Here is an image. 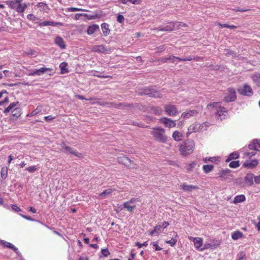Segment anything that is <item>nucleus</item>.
Returning <instances> with one entry per match:
<instances>
[{"mask_svg": "<svg viewBox=\"0 0 260 260\" xmlns=\"http://www.w3.org/2000/svg\"><path fill=\"white\" fill-rule=\"evenodd\" d=\"M62 148L67 152H69L70 153H71V152L73 150V149L72 147L68 146H66L64 144H63V146H62Z\"/></svg>", "mask_w": 260, "mask_h": 260, "instance_id": "obj_53", "label": "nucleus"}, {"mask_svg": "<svg viewBox=\"0 0 260 260\" xmlns=\"http://www.w3.org/2000/svg\"><path fill=\"white\" fill-rule=\"evenodd\" d=\"M12 208L14 211L16 212H19L21 211L20 208L18 207L16 205H12Z\"/></svg>", "mask_w": 260, "mask_h": 260, "instance_id": "obj_61", "label": "nucleus"}, {"mask_svg": "<svg viewBox=\"0 0 260 260\" xmlns=\"http://www.w3.org/2000/svg\"><path fill=\"white\" fill-rule=\"evenodd\" d=\"M123 207L130 212H133L134 209L136 208V205H131V204L127 202H124L123 204Z\"/></svg>", "mask_w": 260, "mask_h": 260, "instance_id": "obj_31", "label": "nucleus"}, {"mask_svg": "<svg viewBox=\"0 0 260 260\" xmlns=\"http://www.w3.org/2000/svg\"><path fill=\"white\" fill-rule=\"evenodd\" d=\"M198 113V112L197 110H188L187 112H183L182 114L181 117L184 118H189L191 116H193L197 115Z\"/></svg>", "mask_w": 260, "mask_h": 260, "instance_id": "obj_21", "label": "nucleus"}, {"mask_svg": "<svg viewBox=\"0 0 260 260\" xmlns=\"http://www.w3.org/2000/svg\"><path fill=\"white\" fill-rule=\"evenodd\" d=\"M101 253L104 257H107L110 255V252L107 248L102 249Z\"/></svg>", "mask_w": 260, "mask_h": 260, "instance_id": "obj_49", "label": "nucleus"}, {"mask_svg": "<svg viewBox=\"0 0 260 260\" xmlns=\"http://www.w3.org/2000/svg\"><path fill=\"white\" fill-rule=\"evenodd\" d=\"M113 190H114V189H113L112 188H108L103 191L102 193H101L99 194V197L102 199H105L106 197L107 196L110 195L113 191Z\"/></svg>", "mask_w": 260, "mask_h": 260, "instance_id": "obj_32", "label": "nucleus"}, {"mask_svg": "<svg viewBox=\"0 0 260 260\" xmlns=\"http://www.w3.org/2000/svg\"><path fill=\"white\" fill-rule=\"evenodd\" d=\"M121 4L125 5L128 2L134 5H139L141 3V0H119Z\"/></svg>", "mask_w": 260, "mask_h": 260, "instance_id": "obj_38", "label": "nucleus"}, {"mask_svg": "<svg viewBox=\"0 0 260 260\" xmlns=\"http://www.w3.org/2000/svg\"><path fill=\"white\" fill-rule=\"evenodd\" d=\"M139 94L141 95H147L150 97L154 98H161L162 97L159 91L152 87H148L142 88Z\"/></svg>", "mask_w": 260, "mask_h": 260, "instance_id": "obj_3", "label": "nucleus"}, {"mask_svg": "<svg viewBox=\"0 0 260 260\" xmlns=\"http://www.w3.org/2000/svg\"><path fill=\"white\" fill-rule=\"evenodd\" d=\"M227 114L228 110L223 107H220L216 112V115L218 116V118H220L221 120L224 118Z\"/></svg>", "mask_w": 260, "mask_h": 260, "instance_id": "obj_15", "label": "nucleus"}, {"mask_svg": "<svg viewBox=\"0 0 260 260\" xmlns=\"http://www.w3.org/2000/svg\"><path fill=\"white\" fill-rule=\"evenodd\" d=\"M246 200L245 197L243 194H240L236 196L234 200L233 203L234 204H237L245 201Z\"/></svg>", "mask_w": 260, "mask_h": 260, "instance_id": "obj_33", "label": "nucleus"}, {"mask_svg": "<svg viewBox=\"0 0 260 260\" xmlns=\"http://www.w3.org/2000/svg\"><path fill=\"white\" fill-rule=\"evenodd\" d=\"M258 164V162L256 159H253L252 160H246L243 165V167L247 168L249 169H253L255 168Z\"/></svg>", "mask_w": 260, "mask_h": 260, "instance_id": "obj_14", "label": "nucleus"}, {"mask_svg": "<svg viewBox=\"0 0 260 260\" xmlns=\"http://www.w3.org/2000/svg\"><path fill=\"white\" fill-rule=\"evenodd\" d=\"M55 43L61 49H65L66 45L62 38L57 36L55 39Z\"/></svg>", "mask_w": 260, "mask_h": 260, "instance_id": "obj_24", "label": "nucleus"}, {"mask_svg": "<svg viewBox=\"0 0 260 260\" xmlns=\"http://www.w3.org/2000/svg\"><path fill=\"white\" fill-rule=\"evenodd\" d=\"M175 23L173 22H169V24L167 25L164 27L159 26L157 28L154 29V30H156L157 31H171L174 30L175 27Z\"/></svg>", "mask_w": 260, "mask_h": 260, "instance_id": "obj_12", "label": "nucleus"}, {"mask_svg": "<svg viewBox=\"0 0 260 260\" xmlns=\"http://www.w3.org/2000/svg\"><path fill=\"white\" fill-rule=\"evenodd\" d=\"M151 111L153 114L156 115H160L162 112L161 109L158 107H153L151 108Z\"/></svg>", "mask_w": 260, "mask_h": 260, "instance_id": "obj_44", "label": "nucleus"}, {"mask_svg": "<svg viewBox=\"0 0 260 260\" xmlns=\"http://www.w3.org/2000/svg\"><path fill=\"white\" fill-rule=\"evenodd\" d=\"M225 52L226 55H232L234 57L236 56V54L233 51H232L230 49H225Z\"/></svg>", "mask_w": 260, "mask_h": 260, "instance_id": "obj_50", "label": "nucleus"}, {"mask_svg": "<svg viewBox=\"0 0 260 260\" xmlns=\"http://www.w3.org/2000/svg\"><path fill=\"white\" fill-rule=\"evenodd\" d=\"M253 178H254V182L256 184H259L260 183V174L258 176L254 177Z\"/></svg>", "mask_w": 260, "mask_h": 260, "instance_id": "obj_64", "label": "nucleus"}, {"mask_svg": "<svg viewBox=\"0 0 260 260\" xmlns=\"http://www.w3.org/2000/svg\"><path fill=\"white\" fill-rule=\"evenodd\" d=\"M151 135L155 139L160 143H166L168 141V137L165 135V130L161 127H155L152 128Z\"/></svg>", "mask_w": 260, "mask_h": 260, "instance_id": "obj_2", "label": "nucleus"}, {"mask_svg": "<svg viewBox=\"0 0 260 260\" xmlns=\"http://www.w3.org/2000/svg\"><path fill=\"white\" fill-rule=\"evenodd\" d=\"M52 70L51 68H41L40 69L36 70L32 73H30L29 75H32V76H34L35 75H40L41 74H44L46 71H51Z\"/></svg>", "mask_w": 260, "mask_h": 260, "instance_id": "obj_23", "label": "nucleus"}, {"mask_svg": "<svg viewBox=\"0 0 260 260\" xmlns=\"http://www.w3.org/2000/svg\"><path fill=\"white\" fill-rule=\"evenodd\" d=\"M199 123L198 122L191 125L188 128V132L187 133V136L188 137V135L191 133L200 132V129L199 128Z\"/></svg>", "mask_w": 260, "mask_h": 260, "instance_id": "obj_19", "label": "nucleus"}, {"mask_svg": "<svg viewBox=\"0 0 260 260\" xmlns=\"http://www.w3.org/2000/svg\"><path fill=\"white\" fill-rule=\"evenodd\" d=\"M197 165V163L195 161H192L191 163L189 164L187 166V169L189 171L191 170L193 168H194Z\"/></svg>", "mask_w": 260, "mask_h": 260, "instance_id": "obj_52", "label": "nucleus"}, {"mask_svg": "<svg viewBox=\"0 0 260 260\" xmlns=\"http://www.w3.org/2000/svg\"><path fill=\"white\" fill-rule=\"evenodd\" d=\"M240 166L239 160L232 161L229 164V167L231 168H237Z\"/></svg>", "mask_w": 260, "mask_h": 260, "instance_id": "obj_45", "label": "nucleus"}, {"mask_svg": "<svg viewBox=\"0 0 260 260\" xmlns=\"http://www.w3.org/2000/svg\"><path fill=\"white\" fill-rule=\"evenodd\" d=\"M21 216L24 219L29 220V221H35V220L34 219H33L32 218H31L30 216H28L24 215H21Z\"/></svg>", "mask_w": 260, "mask_h": 260, "instance_id": "obj_63", "label": "nucleus"}, {"mask_svg": "<svg viewBox=\"0 0 260 260\" xmlns=\"http://www.w3.org/2000/svg\"><path fill=\"white\" fill-rule=\"evenodd\" d=\"M1 178L4 180L6 179L8 176V168L7 167H3L1 172Z\"/></svg>", "mask_w": 260, "mask_h": 260, "instance_id": "obj_42", "label": "nucleus"}, {"mask_svg": "<svg viewBox=\"0 0 260 260\" xmlns=\"http://www.w3.org/2000/svg\"><path fill=\"white\" fill-rule=\"evenodd\" d=\"M91 50L92 52L103 54H109L112 50L111 48H106L104 45H94L92 46Z\"/></svg>", "mask_w": 260, "mask_h": 260, "instance_id": "obj_5", "label": "nucleus"}, {"mask_svg": "<svg viewBox=\"0 0 260 260\" xmlns=\"http://www.w3.org/2000/svg\"><path fill=\"white\" fill-rule=\"evenodd\" d=\"M17 7L16 8L15 10L18 13H22L24 11L25 8L27 7V5L26 4H21L20 3H18L17 4Z\"/></svg>", "mask_w": 260, "mask_h": 260, "instance_id": "obj_36", "label": "nucleus"}, {"mask_svg": "<svg viewBox=\"0 0 260 260\" xmlns=\"http://www.w3.org/2000/svg\"><path fill=\"white\" fill-rule=\"evenodd\" d=\"M99 28V25L97 24H93L89 26L87 29V33L88 35H92L96 30Z\"/></svg>", "mask_w": 260, "mask_h": 260, "instance_id": "obj_29", "label": "nucleus"}, {"mask_svg": "<svg viewBox=\"0 0 260 260\" xmlns=\"http://www.w3.org/2000/svg\"><path fill=\"white\" fill-rule=\"evenodd\" d=\"M213 168L214 166L212 165H204L203 167V171L206 174L209 173V172L212 171Z\"/></svg>", "mask_w": 260, "mask_h": 260, "instance_id": "obj_40", "label": "nucleus"}, {"mask_svg": "<svg viewBox=\"0 0 260 260\" xmlns=\"http://www.w3.org/2000/svg\"><path fill=\"white\" fill-rule=\"evenodd\" d=\"M238 92L242 95L251 96L253 94L251 87L248 85H245L243 87L238 89Z\"/></svg>", "mask_w": 260, "mask_h": 260, "instance_id": "obj_9", "label": "nucleus"}, {"mask_svg": "<svg viewBox=\"0 0 260 260\" xmlns=\"http://www.w3.org/2000/svg\"><path fill=\"white\" fill-rule=\"evenodd\" d=\"M253 82L258 86L260 87V74H255L251 76Z\"/></svg>", "mask_w": 260, "mask_h": 260, "instance_id": "obj_35", "label": "nucleus"}, {"mask_svg": "<svg viewBox=\"0 0 260 260\" xmlns=\"http://www.w3.org/2000/svg\"><path fill=\"white\" fill-rule=\"evenodd\" d=\"M228 91V94L224 97L223 101L226 103L234 102L237 99L235 90L233 88H229Z\"/></svg>", "mask_w": 260, "mask_h": 260, "instance_id": "obj_6", "label": "nucleus"}, {"mask_svg": "<svg viewBox=\"0 0 260 260\" xmlns=\"http://www.w3.org/2000/svg\"><path fill=\"white\" fill-rule=\"evenodd\" d=\"M27 18L30 20L35 21L36 20L38 19V18L36 17L34 15L32 14H29L27 15Z\"/></svg>", "mask_w": 260, "mask_h": 260, "instance_id": "obj_55", "label": "nucleus"}, {"mask_svg": "<svg viewBox=\"0 0 260 260\" xmlns=\"http://www.w3.org/2000/svg\"><path fill=\"white\" fill-rule=\"evenodd\" d=\"M101 28L104 36H107L110 32V29L109 28V24L106 23H103L101 25Z\"/></svg>", "mask_w": 260, "mask_h": 260, "instance_id": "obj_27", "label": "nucleus"}, {"mask_svg": "<svg viewBox=\"0 0 260 260\" xmlns=\"http://www.w3.org/2000/svg\"><path fill=\"white\" fill-rule=\"evenodd\" d=\"M19 102H16L11 103L8 107L5 108V109L4 111V113L5 114L9 113L10 111L12 112V110H13L14 108H16V107L19 106Z\"/></svg>", "mask_w": 260, "mask_h": 260, "instance_id": "obj_22", "label": "nucleus"}, {"mask_svg": "<svg viewBox=\"0 0 260 260\" xmlns=\"http://www.w3.org/2000/svg\"><path fill=\"white\" fill-rule=\"evenodd\" d=\"M44 119L46 121L50 122L51 120L55 119V117H52L51 115H49L45 116Z\"/></svg>", "mask_w": 260, "mask_h": 260, "instance_id": "obj_60", "label": "nucleus"}, {"mask_svg": "<svg viewBox=\"0 0 260 260\" xmlns=\"http://www.w3.org/2000/svg\"><path fill=\"white\" fill-rule=\"evenodd\" d=\"M254 175L252 173H247L244 177V181L246 184L249 186H252L253 184V178Z\"/></svg>", "mask_w": 260, "mask_h": 260, "instance_id": "obj_20", "label": "nucleus"}, {"mask_svg": "<svg viewBox=\"0 0 260 260\" xmlns=\"http://www.w3.org/2000/svg\"><path fill=\"white\" fill-rule=\"evenodd\" d=\"M0 244L3 245L4 246L9 248L10 249H12L18 256H20L21 254L20 252L18 251V248H16L14 245H13L12 243L5 241L4 240H1L0 241Z\"/></svg>", "mask_w": 260, "mask_h": 260, "instance_id": "obj_11", "label": "nucleus"}, {"mask_svg": "<svg viewBox=\"0 0 260 260\" xmlns=\"http://www.w3.org/2000/svg\"><path fill=\"white\" fill-rule=\"evenodd\" d=\"M239 157V155L237 152H234L231 153L228 157L226 159V162H229L233 159H237Z\"/></svg>", "mask_w": 260, "mask_h": 260, "instance_id": "obj_37", "label": "nucleus"}, {"mask_svg": "<svg viewBox=\"0 0 260 260\" xmlns=\"http://www.w3.org/2000/svg\"><path fill=\"white\" fill-rule=\"evenodd\" d=\"M194 147V142L192 140H187L183 142L179 146V150L180 154L182 156H186L193 151Z\"/></svg>", "mask_w": 260, "mask_h": 260, "instance_id": "obj_1", "label": "nucleus"}, {"mask_svg": "<svg viewBox=\"0 0 260 260\" xmlns=\"http://www.w3.org/2000/svg\"><path fill=\"white\" fill-rule=\"evenodd\" d=\"M110 105H112L116 108L120 109H124L128 107H132L133 104H126L124 103H110Z\"/></svg>", "mask_w": 260, "mask_h": 260, "instance_id": "obj_16", "label": "nucleus"}, {"mask_svg": "<svg viewBox=\"0 0 260 260\" xmlns=\"http://www.w3.org/2000/svg\"><path fill=\"white\" fill-rule=\"evenodd\" d=\"M180 188L185 191H191L193 189H197L199 188V187L197 186H194L192 185H187L185 183H184L180 185Z\"/></svg>", "mask_w": 260, "mask_h": 260, "instance_id": "obj_18", "label": "nucleus"}, {"mask_svg": "<svg viewBox=\"0 0 260 260\" xmlns=\"http://www.w3.org/2000/svg\"><path fill=\"white\" fill-rule=\"evenodd\" d=\"M140 200L139 198H132L127 202L131 204H135L136 202H140Z\"/></svg>", "mask_w": 260, "mask_h": 260, "instance_id": "obj_57", "label": "nucleus"}, {"mask_svg": "<svg viewBox=\"0 0 260 260\" xmlns=\"http://www.w3.org/2000/svg\"><path fill=\"white\" fill-rule=\"evenodd\" d=\"M173 139L176 141H180L182 140L183 135L178 131H175L172 135Z\"/></svg>", "mask_w": 260, "mask_h": 260, "instance_id": "obj_30", "label": "nucleus"}, {"mask_svg": "<svg viewBox=\"0 0 260 260\" xmlns=\"http://www.w3.org/2000/svg\"><path fill=\"white\" fill-rule=\"evenodd\" d=\"M152 244H153V246L155 247V251H159L162 250V248L158 245L157 242H152Z\"/></svg>", "mask_w": 260, "mask_h": 260, "instance_id": "obj_58", "label": "nucleus"}, {"mask_svg": "<svg viewBox=\"0 0 260 260\" xmlns=\"http://www.w3.org/2000/svg\"><path fill=\"white\" fill-rule=\"evenodd\" d=\"M135 245L138 246L139 248H141L142 246H147L148 245V241H146L142 244L137 242L136 243Z\"/></svg>", "mask_w": 260, "mask_h": 260, "instance_id": "obj_54", "label": "nucleus"}, {"mask_svg": "<svg viewBox=\"0 0 260 260\" xmlns=\"http://www.w3.org/2000/svg\"><path fill=\"white\" fill-rule=\"evenodd\" d=\"M39 25L41 26H61L62 25V23L61 22H53L51 21H44L42 22H39L38 23Z\"/></svg>", "mask_w": 260, "mask_h": 260, "instance_id": "obj_17", "label": "nucleus"}, {"mask_svg": "<svg viewBox=\"0 0 260 260\" xmlns=\"http://www.w3.org/2000/svg\"><path fill=\"white\" fill-rule=\"evenodd\" d=\"M166 242L167 244H169L171 246H173L175 245L177 242V239L174 238H172L170 240L166 241Z\"/></svg>", "mask_w": 260, "mask_h": 260, "instance_id": "obj_48", "label": "nucleus"}, {"mask_svg": "<svg viewBox=\"0 0 260 260\" xmlns=\"http://www.w3.org/2000/svg\"><path fill=\"white\" fill-rule=\"evenodd\" d=\"M248 147L250 150L255 151L254 152H247L245 153L251 157L255 155L256 151H259V149H260V144L258 143V140H253L252 142L248 145Z\"/></svg>", "mask_w": 260, "mask_h": 260, "instance_id": "obj_4", "label": "nucleus"}, {"mask_svg": "<svg viewBox=\"0 0 260 260\" xmlns=\"http://www.w3.org/2000/svg\"><path fill=\"white\" fill-rule=\"evenodd\" d=\"M209 125L207 122H203L202 124L199 123V128L200 129V131L203 130H206Z\"/></svg>", "mask_w": 260, "mask_h": 260, "instance_id": "obj_47", "label": "nucleus"}, {"mask_svg": "<svg viewBox=\"0 0 260 260\" xmlns=\"http://www.w3.org/2000/svg\"><path fill=\"white\" fill-rule=\"evenodd\" d=\"M80 10H81V9L77 8L71 7L68 8V11L69 12H76Z\"/></svg>", "mask_w": 260, "mask_h": 260, "instance_id": "obj_62", "label": "nucleus"}, {"mask_svg": "<svg viewBox=\"0 0 260 260\" xmlns=\"http://www.w3.org/2000/svg\"><path fill=\"white\" fill-rule=\"evenodd\" d=\"M36 167L35 166H31L26 169L30 173H33L36 170Z\"/></svg>", "mask_w": 260, "mask_h": 260, "instance_id": "obj_59", "label": "nucleus"}, {"mask_svg": "<svg viewBox=\"0 0 260 260\" xmlns=\"http://www.w3.org/2000/svg\"><path fill=\"white\" fill-rule=\"evenodd\" d=\"M165 109L167 114L171 116H174L178 113L177 108L173 105H166Z\"/></svg>", "mask_w": 260, "mask_h": 260, "instance_id": "obj_8", "label": "nucleus"}, {"mask_svg": "<svg viewBox=\"0 0 260 260\" xmlns=\"http://www.w3.org/2000/svg\"><path fill=\"white\" fill-rule=\"evenodd\" d=\"M169 61H170V62L173 63L175 62H178L181 61V58L172 55L169 57Z\"/></svg>", "mask_w": 260, "mask_h": 260, "instance_id": "obj_46", "label": "nucleus"}, {"mask_svg": "<svg viewBox=\"0 0 260 260\" xmlns=\"http://www.w3.org/2000/svg\"><path fill=\"white\" fill-rule=\"evenodd\" d=\"M10 8L12 9H15L17 7V4L18 3H20L21 2H19L18 0H14V1H7L5 2Z\"/></svg>", "mask_w": 260, "mask_h": 260, "instance_id": "obj_28", "label": "nucleus"}, {"mask_svg": "<svg viewBox=\"0 0 260 260\" xmlns=\"http://www.w3.org/2000/svg\"><path fill=\"white\" fill-rule=\"evenodd\" d=\"M71 154H72L74 155H75L76 157H79V158H81V157H83V155H82V153H79V152H78V151H77L76 150H73L71 152Z\"/></svg>", "mask_w": 260, "mask_h": 260, "instance_id": "obj_51", "label": "nucleus"}, {"mask_svg": "<svg viewBox=\"0 0 260 260\" xmlns=\"http://www.w3.org/2000/svg\"><path fill=\"white\" fill-rule=\"evenodd\" d=\"M67 66L68 63L66 62H63L60 64L59 68H60L61 74H66L69 72Z\"/></svg>", "mask_w": 260, "mask_h": 260, "instance_id": "obj_34", "label": "nucleus"}, {"mask_svg": "<svg viewBox=\"0 0 260 260\" xmlns=\"http://www.w3.org/2000/svg\"><path fill=\"white\" fill-rule=\"evenodd\" d=\"M124 20V18L123 15L119 14L117 17V21L119 23H122Z\"/></svg>", "mask_w": 260, "mask_h": 260, "instance_id": "obj_56", "label": "nucleus"}, {"mask_svg": "<svg viewBox=\"0 0 260 260\" xmlns=\"http://www.w3.org/2000/svg\"><path fill=\"white\" fill-rule=\"evenodd\" d=\"M36 6L38 8H42L43 10L46 12L50 9L49 6L43 2L39 3Z\"/></svg>", "mask_w": 260, "mask_h": 260, "instance_id": "obj_43", "label": "nucleus"}, {"mask_svg": "<svg viewBox=\"0 0 260 260\" xmlns=\"http://www.w3.org/2000/svg\"><path fill=\"white\" fill-rule=\"evenodd\" d=\"M243 234L242 232L237 231L235 232H234L232 235V238L233 239L236 240H238V239L242 238Z\"/></svg>", "mask_w": 260, "mask_h": 260, "instance_id": "obj_39", "label": "nucleus"}, {"mask_svg": "<svg viewBox=\"0 0 260 260\" xmlns=\"http://www.w3.org/2000/svg\"><path fill=\"white\" fill-rule=\"evenodd\" d=\"M12 116L14 117L15 119L19 118L21 115V109L18 106L16 107L13 110H12Z\"/></svg>", "mask_w": 260, "mask_h": 260, "instance_id": "obj_25", "label": "nucleus"}, {"mask_svg": "<svg viewBox=\"0 0 260 260\" xmlns=\"http://www.w3.org/2000/svg\"><path fill=\"white\" fill-rule=\"evenodd\" d=\"M160 121L164 123L166 127H173L176 125L175 121L171 120L170 118L167 117H162L160 119Z\"/></svg>", "mask_w": 260, "mask_h": 260, "instance_id": "obj_13", "label": "nucleus"}, {"mask_svg": "<svg viewBox=\"0 0 260 260\" xmlns=\"http://www.w3.org/2000/svg\"><path fill=\"white\" fill-rule=\"evenodd\" d=\"M231 172L232 171L228 169L222 170L218 174V177L220 178L221 181H225L229 179V177H232V175L230 174Z\"/></svg>", "mask_w": 260, "mask_h": 260, "instance_id": "obj_7", "label": "nucleus"}, {"mask_svg": "<svg viewBox=\"0 0 260 260\" xmlns=\"http://www.w3.org/2000/svg\"><path fill=\"white\" fill-rule=\"evenodd\" d=\"M194 245L196 248L202 251L204 248H200L203 244L202 239L201 238H194L193 240Z\"/></svg>", "mask_w": 260, "mask_h": 260, "instance_id": "obj_26", "label": "nucleus"}, {"mask_svg": "<svg viewBox=\"0 0 260 260\" xmlns=\"http://www.w3.org/2000/svg\"><path fill=\"white\" fill-rule=\"evenodd\" d=\"M117 161L119 164H122L125 166L129 167L130 165L133 163V161L125 156H122L117 157Z\"/></svg>", "mask_w": 260, "mask_h": 260, "instance_id": "obj_10", "label": "nucleus"}, {"mask_svg": "<svg viewBox=\"0 0 260 260\" xmlns=\"http://www.w3.org/2000/svg\"><path fill=\"white\" fill-rule=\"evenodd\" d=\"M161 226L160 225H156L154 228V229L150 232L149 234L151 236L153 235L154 234H159L161 233Z\"/></svg>", "mask_w": 260, "mask_h": 260, "instance_id": "obj_41", "label": "nucleus"}]
</instances>
